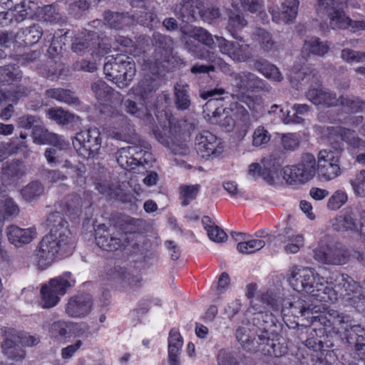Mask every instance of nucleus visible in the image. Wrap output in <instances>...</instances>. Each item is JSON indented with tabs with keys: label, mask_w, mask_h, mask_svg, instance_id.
<instances>
[{
	"label": "nucleus",
	"mask_w": 365,
	"mask_h": 365,
	"mask_svg": "<svg viewBox=\"0 0 365 365\" xmlns=\"http://www.w3.org/2000/svg\"><path fill=\"white\" fill-rule=\"evenodd\" d=\"M215 38L220 51L236 62L247 61L253 56L252 48L248 44L240 45L222 36H215Z\"/></svg>",
	"instance_id": "obj_20"
},
{
	"label": "nucleus",
	"mask_w": 365,
	"mask_h": 365,
	"mask_svg": "<svg viewBox=\"0 0 365 365\" xmlns=\"http://www.w3.org/2000/svg\"><path fill=\"white\" fill-rule=\"evenodd\" d=\"M148 73L152 76L158 74L159 79L163 78L166 72H172L175 69L183 68L186 65L185 60L177 55L172 53L168 57L157 62H147Z\"/></svg>",
	"instance_id": "obj_21"
},
{
	"label": "nucleus",
	"mask_w": 365,
	"mask_h": 365,
	"mask_svg": "<svg viewBox=\"0 0 365 365\" xmlns=\"http://www.w3.org/2000/svg\"><path fill=\"white\" fill-rule=\"evenodd\" d=\"M237 98L249 108L253 118L258 120L267 113V108L260 97L241 95Z\"/></svg>",
	"instance_id": "obj_40"
},
{
	"label": "nucleus",
	"mask_w": 365,
	"mask_h": 365,
	"mask_svg": "<svg viewBox=\"0 0 365 365\" xmlns=\"http://www.w3.org/2000/svg\"><path fill=\"white\" fill-rule=\"evenodd\" d=\"M252 38L254 41L258 43L260 49L264 52L277 50V43L273 38L272 34L264 29L257 28L253 32Z\"/></svg>",
	"instance_id": "obj_39"
},
{
	"label": "nucleus",
	"mask_w": 365,
	"mask_h": 365,
	"mask_svg": "<svg viewBox=\"0 0 365 365\" xmlns=\"http://www.w3.org/2000/svg\"><path fill=\"white\" fill-rule=\"evenodd\" d=\"M292 110L294 113L290 114V111L286 109V115H284V122L287 124H299L303 123V116L309 112L310 107L307 104L295 103L292 106Z\"/></svg>",
	"instance_id": "obj_54"
},
{
	"label": "nucleus",
	"mask_w": 365,
	"mask_h": 365,
	"mask_svg": "<svg viewBox=\"0 0 365 365\" xmlns=\"http://www.w3.org/2000/svg\"><path fill=\"white\" fill-rule=\"evenodd\" d=\"M344 281L345 292L342 293L343 303L345 306L354 307L358 312L365 313V296L362 287L349 275H341Z\"/></svg>",
	"instance_id": "obj_17"
},
{
	"label": "nucleus",
	"mask_w": 365,
	"mask_h": 365,
	"mask_svg": "<svg viewBox=\"0 0 365 365\" xmlns=\"http://www.w3.org/2000/svg\"><path fill=\"white\" fill-rule=\"evenodd\" d=\"M261 301L268 305L274 312L281 315L291 314L294 317H304L311 319V325L314 327V321L316 317L325 313V312L317 313L314 315V309L312 304L301 298H293V300H289L280 297H277L275 294L267 292L261 294ZM327 311H326L327 312Z\"/></svg>",
	"instance_id": "obj_7"
},
{
	"label": "nucleus",
	"mask_w": 365,
	"mask_h": 365,
	"mask_svg": "<svg viewBox=\"0 0 365 365\" xmlns=\"http://www.w3.org/2000/svg\"><path fill=\"white\" fill-rule=\"evenodd\" d=\"M134 97L139 101V103L130 99H126L123 101V106L125 112L140 119H149L145 103L140 101L135 96Z\"/></svg>",
	"instance_id": "obj_45"
},
{
	"label": "nucleus",
	"mask_w": 365,
	"mask_h": 365,
	"mask_svg": "<svg viewBox=\"0 0 365 365\" xmlns=\"http://www.w3.org/2000/svg\"><path fill=\"white\" fill-rule=\"evenodd\" d=\"M168 360L169 365H180L179 356L183 346V338L178 328H172L168 338Z\"/></svg>",
	"instance_id": "obj_30"
},
{
	"label": "nucleus",
	"mask_w": 365,
	"mask_h": 365,
	"mask_svg": "<svg viewBox=\"0 0 365 365\" xmlns=\"http://www.w3.org/2000/svg\"><path fill=\"white\" fill-rule=\"evenodd\" d=\"M43 308H51L56 306L60 301V295L57 294L49 285H43L41 289Z\"/></svg>",
	"instance_id": "obj_61"
},
{
	"label": "nucleus",
	"mask_w": 365,
	"mask_h": 365,
	"mask_svg": "<svg viewBox=\"0 0 365 365\" xmlns=\"http://www.w3.org/2000/svg\"><path fill=\"white\" fill-rule=\"evenodd\" d=\"M95 240L96 245L107 252L122 250L129 244L128 233L114 225H98L95 229Z\"/></svg>",
	"instance_id": "obj_10"
},
{
	"label": "nucleus",
	"mask_w": 365,
	"mask_h": 365,
	"mask_svg": "<svg viewBox=\"0 0 365 365\" xmlns=\"http://www.w3.org/2000/svg\"><path fill=\"white\" fill-rule=\"evenodd\" d=\"M341 275L346 274H336L335 281L337 284L333 287L331 282H328L323 277H320L314 269L302 268L299 269L294 266L288 277L290 286L298 292L307 294L314 300L332 304L341 299V292H345L344 287V281L341 279Z\"/></svg>",
	"instance_id": "obj_5"
},
{
	"label": "nucleus",
	"mask_w": 365,
	"mask_h": 365,
	"mask_svg": "<svg viewBox=\"0 0 365 365\" xmlns=\"http://www.w3.org/2000/svg\"><path fill=\"white\" fill-rule=\"evenodd\" d=\"M200 188L201 187L199 184L181 185L179 187V198L182 206H187L192 201L195 200L200 193Z\"/></svg>",
	"instance_id": "obj_53"
},
{
	"label": "nucleus",
	"mask_w": 365,
	"mask_h": 365,
	"mask_svg": "<svg viewBox=\"0 0 365 365\" xmlns=\"http://www.w3.org/2000/svg\"><path fill=\"white\" fill-rule=\"evenodd\" d=\"M129 274L126 273L125 269L122 268L120 266L118 267H106L104 272L101 275V281L105 284L117 286L120 284L123 286V282L128 278Z\"/></svg>",
	"instance_id": "obj_34"
},
{
	"label": "nucleus",
	"mask_w": 365,
	"mask_h": 365,
	"mask_svg": "<svg viewBox=\"0 0 365 365\" xmlns=\"http://www.w3.org/2000/svg\"><path fill=\"white\" fill-rule=\"evenodd\" d=\"M174 103L178 110H188L191 106L190 86L187 83L177 82L174 85Z\"/></svg>",
	"instance_id": "obj_35"
},
{
	"label": "nucleus",
	"mask_w": 365,
	"mask_h": 365,
	"mask_svg": "<svg viewBox=\"0 0 365 365\" xmlns=\"http://www.w3.org/2000/svg\"><path fill=\"white\" fill-rule=\"evenodd\" d=\"M152 43L155 48L153 61L152 62H157L165 59L173 52V41L168 36L159 32H154Z\"/></svg>",
	"instance_id": "obj_29"
},
{
	"label": "nucleus",
	"mask_w": 365,
	"mask_h": 365,
	"mask_svg": "<svg viewBox=\"0 0 365 365\" xmlns=\"http://www.w3.org/2000/svg\"><path fill=\"white\" fill-rule=\"evenodd\" d=\"M132 149H135V153H133V163L134 164V170L140 166L148 164L152 159V154L150 152L151 146L149 143H145L143 148L141 145H131Z\"/></svg>",
	"instance_id": "obj_51"
},
{
	"label": "nucleus",
	"mask_w": 365,
	"mask_h": 365,
	"mask_svg": "<svg viewBox=\"0 0 365 365\" xmlns=\"http://www.w3.org/2000/svg\"><path fill=\"white\" fill-rule=\"evenodd\" d=\"M336 134L342 141L347 144V148L352 155H356L360 151H365V140L359 138L355 130L344 127H339Z\"/></svg>",
	"instance_id": "obj_33"
},
{
	"label": "nucleus",
	"mask_w": 365,
	"mask_h": 365,
	"mask_svg": "<svg viewBox=\"0 0 365 365\" xmlns=\"http://www.w3.org/2000/svg\"><path fill=\"white\" fill-rule=\"evenodd\" d=\"M299 0H285L281 6L280 19L286 24L292 22L298 13Z\"/></svg>",
	"instance_id": "obj_56"
},
{
	"label": "nucleus",
	"mask_w": 365,
	"mask_h": 365,
	"mask_svg": "<svg viewBox=\"0 0 365 365\" xmlns=\"http://www.w3.org/2000/svg\"><path fill=\"white\" fill-rule=\"evenodd\" d=\"M314 253L317 261L331 265L345 264L351 256L346 246L339 242L320 245L314 250Z\"/></svg>",
	"instance_id": "obj_12"
},
{
	"label": "nucleus",
	"mask_w": 365,
	"mask_h": 365,
	"mask_svg": "<svg viewBox=\"0 0 365 365\" xmlns=\"http://www.w3.org/2000/svg\"><path fill=\"white\" fill-rule=\"evenodd\" d=\"M215 41L212 35L202 27H194L188 34L185 41V46L195 58L207 61L216 62L220 69L227 73L230 71V66L222 58L217 57L213 52L210 51L203 46L212 48Z\"/></svg>",
	"instance_id": "obj_8"
},
{
	"label": "nucleus",
	"mask_w": 365,
	"mask_h": 365,
	"mask_svg": "<svg viewBox=\"0 0 365 365\" xmlns=\"http://www.w3.org/2000/svg\"><path fill=\"white\" fill-rule=\"evenodd\" d=\"M253 66L256 71L262 73L267 78L280 82L282 75L279 68L265 59H259L254 61Z\"/></svg>",
	"instance_id": "obj_42"
},
{
	"label": "nucleus",
	"mask_w": 365,
	"mask_h": 365,
	"mask_svg": "<svg viewBox=\"0 0 365 365\" xmlns=\"http://www.w3.org/2000/svg\"><path fill=\"white\" fill-rule=\"evenodd\" d=\"M130 1L133 8L140 9V11H135L132 14L133 19L138 24L151 29L160 25L157 14L148 9V0H130Z\"/></svg>",
	"instance_id": "obj_23"
},
{
	"label": "nucleus",
	"mask_w": 365,
	"mask_h": 365,
	"mask_svg": "<svg viewBox=\"0 0 365 365\" xmlns=\"http://www.w3.org/2000/svg\"><path fill=\"white\" fill-rule=\"evenodd\" d=\"M306 96L316 106H322L327 108L339 106V98L336 93L329 89H324L321 86L319 88L311 86L307 92Z\"/></svg>",
	"instance_id": "obj_27"
},
{
	"label": "nucleus",
	"mask_w": 365,
	"mask_h": 365,
	"mask_svg": "<svg viewBox=\"0 0 365 365\" xmlns=\"http://www.w3.org/2000/svg\"><path fill=\"white\" fill-rule=\"evenodd\" d=\"M91 90L100 103H108L114 95V89L103 80H98L91 84Z\"/></svg>",
	"instance_id": "obj_46"
},
{
	"label": "nucleus",
	"mask_w": 365,
	"mask_h": 365,
	"mask_svg": "<svg viewBox=\"0 0 365 365\" xmlns=\"http://www.w3.org/2000/svg\"><path fill=\"white\" fill-rule=\"evenodd\" d=\"M42 18L44 21L51 24H59L63 21L58 6L54 4L46 5L43 7Z\"/></svg>",
	"instance_id": "obj_64"
},
{
	"label": "nucleus",
	"mask_w": 365,
	"mask_h": 365,
	"mask_svg": "<svg viewBox=\"0 0 365 365\" xmlns=\"http://www.w3.org/2000/svg\"><path fill=\"white\" fill-rule=\"evenodd\" d=\"M1 347L4 354L10 359L17 361L25 357V351L11 339H5Z\"/></svg>",
	"instance_id": "obj_57"
},
{
	"label": "nucleus",
	"mask_w": 365,
	"mask_h": 365,
	"mask_svg": "<svg viewBox=\"0 0 365 365\" xmlns=\"http://www.w3.org/2000/svg\"><path fill=\"white\" fill-rule=\"evenodd\" d=\"M68 31L58 29L54 34H46L39 24H33L31 26L21 29L16 34V41L21 46H31L39 41L44 36V46L48 47L47 52L49 56L54 58L60 53L62 45H65L63 40L66 39Z\"/></svg>",
	"instance_id": "obj_6"
},
{
	"label": "nucleus",
	"mask_w": 365,
	"mask_h": 365,
	"mask_svg": "<svg viewBox=\"0 0 365 365\" xmlns=\"http://www.w3.org/2000/svg\"><path fill=\"white\" fill-rule=\"evenodd\" d=\"M202 3L200 0H182L179 14L182 21H195L200 14Z\"/></svg>",
	"instance_id": "obj_36"
},
{
	"label": "nucleus",
	"mask_w": 365,
	"mask_h": 365,
	"mask_svg": "<svg viewBox=\"0 0 365 365\" xmlns=\"http://www.w3.org/2000/svg\"><path fill=\"white\" fill-rule=\"evenodd\" d=\"M118 120L119 122L115 121L117 125L114 126L113 133L118 139L125 140L133 134V125L125 115H121Z\"/></svg>",
	"instance_id": "obj_52"
},
{
	"label": "nucleus",
	"mask_w": 365,
	"mask_h": 365,
	"mask_svg": "<svg viewBox=\"0 0 365 365\" xmlns=\"http://www.w3.org/2000/svg\"><path fill=\"white\" fill-rule=\"evenodd\" d=\"M19 212V207L12 197L0 199V222L17 216Z\"/></svg>",
	"instance_id": "obj_47"
},
{
	"label": "nucleus",
	"mask_w": 365,
	"mask_h": 365,
	"mask_svg": "<svg viewBox=\"0 0 365 365\" xmlns=\"http://www.w3.org/2000/svg\"><path fill=\"white\" fill-rule=\"evenodd\" d=\"M161 82L158 75L152 76L146 73L131 88L130 93L145 103L149 118L153 115L156 117L158 125L153 128V133L158 142L165 147H170L175 139L172 115L165 110L170 101V94L163 91L155 96Z\"/></svg>",
	"instance_id": "obj_2"
},
{
	"label": "nucleus",
	"mask_w": 365,
	"mask_h": 365,
	"mask_svg": "<svg viewBox=\"0 0 365 365\" xmlns=\"http://www.w3.org/2000/svg\"><path fill=\"white\" fill-rule=\"evenodd\" d=\"M45 96L48 98L54 99L70 106L80 104L79 98L75 95L74 92L69 89L62 88H49L46 91Z\"/></svg>",
	"instance_id": "obj_37"
},
{
	"label": "nucleus",
	"mask_w": 365,
	"mask_h": 365,
	"mask_svg": "<svg viewBox=\"0 0 365 365\" xmlns=\"http://www.w3.org/2000/svg\"><path fill=\"white\" fill-rule=\"evenodd\" d=\"M227 14L228 16L227 30L233 38L244 42V38L241 34L242 30L247 26V21L243 13L239 9H228Z\"/></svg>",
	"instance_id": "obj_28"
},
{
	"label": "nucleus",
	"mask_w": 365,
	"mask_h": 365,
	"mask_svg": "<svg viewBox=\"0 0 365 365\" xmlns=\"http://www.w3.org/2000/svg\"><path fill=\"white\" fill-rule=\"evenodd\" d=\"M50 232L39 242L34 257L38 267L44 270L56 259L67 257L73 252L75 245L68 222L58 212H53L47 219Z\"/></svg>",
	"instance_id": "obj_3"
},
{
	"label": "nucleus",
	"mask_w": 365,
	"mask_h": 365,
	"mask_svg": "<svg viewBox=\"0 0 365 365\" xmlns=\"http://www.w3.org/2000/svg\"><path fill=\"white\" fill-rule=\"evenodd\" d=\"M202 224L207 231L209 239L215 242H222L227 240V233L217 225H215L209 216L202 218Z\"/></svg>",
	"instance_id": "obj_44"
},
{
	"label": "nucleus",
	"mask_w": 365,
	"mask_h": 365,
	"mask_svg": "<svg viewBox=\"0 0 365 365\" xmlns=\"http://www.w3.org/2000/svg\"><path fill=\"white\" fill-rule=\"evenodd\" d=\"M123 53L108 56L106 57V62L103 66L106 78L115 83L119 88L120 84L123 83V81H121L120 73H119L118 70L119 64L125 63L123 61Z\"/></svg>",
	"instance_id": "obj_31"
},
{
	"label": "nucleus",
	"mask_w": 365,
	"mask_h": 365,
	"mask_svg": "<svg viewBox=\"0 0 365 365\" xmlns=\"http://www.w3.org/2000/svg\"><path fill=\"white\" fill-rule=\"evenodd\" d=\"M104 21L110 28L121 29L127 24L128 13L113 12L106 11L103 14Z\"/></svg>",
	"instance_id": "obj_58"
},
{
	"label": "nucleus",
	"mask_w": 365,
	"mask_h": 365,
	"mask_svg": "<svg viewBox=\"0 0 365 365\" xmlns=\"http://www.w3.org/2000/svg\"><path fill=\"white\" fill-rule=\"evenodd\" d=\"M339 106L346 113H359L365 110V101L359 96L341 94L339 96Z\"/></svg>",
	"instance_id": "obj_38"
},
{
	"label": "nucleus",
	"mask_w": 365,
	"mask_h": 365,
	"mask_svg": "<svg viewBox=\"0 0 365 365\" xmlns=\"http://www.w3.org/2000/svg\"><path fill=\"white\" fill-rule=\"evenodd\" d=\"M21 73L16 65L0 66V86L20 81Z\"/></svg>",
	"instance_id": "obj_49"
},
{
	"label": "nucleus",
	"mask_w": 365,
	"mask_h": 365,
	"mask_svg": "<svg viewBox=\"0 0 365 365\" xmlns=\"http://www.w3.org/2000/svg\"><path fill=\"white\" fill-rule=\"evenodd\" d=\"M75 279L72 278V274L69 272H65L58 277L51 279L48 285L53 289V292L60 296L64 295L68 289L75 284Z\"/></svg>",
	"instance_id": "obj_43"
},
{
	"label": "nucleus",
	"mask_w": 365,
	"mask_h": 365,
	"mask_svg": "<svg viewBox=\"0 0 365 365\" xmlns=\"http://www.w3.org/2000/svg\"><path fill=\"white\" fill-rule=\"evenodd\" d=\"M251 309L253 311L252 323L262 331H268V329L276 325L277 317L282 316L280 312H274L268 305L261 301V297L252 302Z\"/></svg>",
	"instance_id": "obj_18"
},
{
	"label": "nucleus",
	"mask_w": 365,
	"mask_h": 365,
	"mask_svg": "<svg viewBox=\"0 0 365 365\" xmlns=\"http://www.w3.org/2000/svg\"><path fill=\"white\" fill-rule=\"evenodd\" d=\"M34 142L38 144H51L60 149H63L68 143L58 135L48 133L41 125H36L32 130Z\"/></svg>",
	"instance_id": "obj_32"
},
{
	"label": "nucleus",
	"mask_w": 365,
	"mask_h": 365,
	"mask_svg": "<svg viewBox=\"0 0 365 365\" xmlns=\"http://www.w3.org/2000/svg\"><path fill=\"white\" fill-rule=\"evenodd\" d=\"M291 230L284 229V235L282 236L283 239L281 241L287 243L284 247V250L287 253L295 254L299 251L300 247L304 245V239L302 235H293L289 234Z\"/></svg>",
	"instance_id": "obj_48"
},
{
	"label": "nucleus",
	"mask_w": 365,
	"mask_h": 365,
	"mask_svg": "<svg viewBox=\"0 0 365 365\" xmlns=\"http://www.w3.org/2000/svg\"><path fill=\"white\" fill-rule=\"evenodd\" d=\"M332 227L337 232H357L365 237V208L359 212V226L355 215L351 211H346L334 219Z\"/></svg>",
	"instance_id": "obj_19"
},
{
	"label": "nucleus",
	"mask_w": 365,
	"mask_h": 365,
	"mask_svg": "<svg viewBox=\"0 0 365 365\" xmlns=\"http://www.w3.org/2000/svg\"><path fill=\"white\" fill-rule=\"evenodd\" d=\"M304 48L312 54L322 56L328 53L329 45L327 41H321L318 37H312L309 40L304 41Z\"/></svg>",
	"instance_id": "obj_59"
},
{
	"label": "nucleus",
	"mask_w": 365,
	"mask_h": 365,
	"mask_svg": "<svg viewBox=\"0 0 365 365\" xmlns=\"http://www.w3.org/2000/svg\"><path fill=\"white\" fill-rule=\"evenodd\" d=\"M123 60L125 63L119 64V73H120L122 84L120 88H123L128 87L136 74L135 63L133 58L123 53Z\"/></svg>",
	"instance_id": "obj_41"
},
{
	"label": "nucleus",
	"mask_w": 365,
	"mask_h": 365,
	"mask_svg": "<svg viewBox=\"0 0 365 365\" xmlns=\"http://www.w3.org/2000/svg\"><path fill=\"white\" fill-rule=\"evenodd\" d=\"M341 155L331 150H321L317 154V169L319 178L329 181L340 175Z\"/></svg>",
	"instance_id": "obj_14"
},
{
	"label": "nucleus",
	"mask_w": 365,
	"mask_h": 365,
	"mask_svg": "<svg viewBox=\"0 0 365 365\" xmlns=\"http://www.w3.org/2000/svg\"><path fill=\"white\" fill-rule=\"evenodd\" d=\"M26 174V166L21 160L14 159L4 163L1 168L0 178L4 184H16Z\"/></svg>",
	"instance_id": "obj_24"
},
{
	"label": "nucleus",
	"mask_w": 365,
	"mask_h": 365,
	"mask_svg": "<svg viewBox=\"0 0 365 365\" xmlns=\"http://www.w3.org/2000/svg\"><path fill=\"white\" fill-rule=\"evenodd\" d=\"M48 118L62 125H66L74 120V115L61 108H51L48 110Z\"/></svg>",
	"instance_id": "obj_60"
},
{
	"label": "nucleus",
	"mask_w": 365,
	"mask_h": 365,
	"mask_svg": "<svg viewBox=\"0 0 365 365\" xmlns=\"http://www.w3.org/2000/svg\"><path fill=\"white\" fill-rule=\"evenodd\" d=\"M102 41L98 31L85 29L81 36L75 37L71 48L79 55L91 52V55L101 56L107 53L105 48H101Z\"/></svg>",
	"instance_id": "obj_15"
},
{
	"label": "nucleus",
	"mask_w": 365,
	"mask_h": 365,
	"mask_svg": "<svg viewBox=\"0 0 365 365\" xmlns=\"http://www.w3.org/2000/svg\"><path fill=\"white\" fill-rule=\"evenodd\" d=\"M36 235L37 232L34 227L21 228L16 225H11L6 228L8 240L16 247H22L31 243Z\"/></svg>",
	"instance_id": "obj_26"
},
{
	"label": "nucleus",
	"mask_w": 365,
	"mask_h": 365,
	"mask_svg": "<svg viewBox=\"0 0 365 365\" xmlns=\"http://www.w3.org/2000/svg\"><path fill=\"white\" fill-rule=\"evenodd\" d=\"M195 146L197 155L207 160L219 157L224 151L222 140L208 130L196 135Z\"/></svg>",
	"instance_id": "obj_13"
},
{
	"label": "nucleus",
	"mask_w": 365,
	"mask_h": 365,
	"mask_svg": "<svg viewBox=\"0 0 365 365\" xmlns=\"http://www.w3.org/2000/svg\"><path fill=\"white\" fill-rule=\"evenodd\" d=\"M92 307V297L88 294L83 293L70 297L65 310L71 317L81 318L91 312Z\"/></svg>",
	"instance_id": "obj_22"
},
{
	"label": "nucleus",
	"mask_w": 365,
	"mask_h": 365,
	"mask_svg": "<svg viewBox=\"0 0 365 365\" xmlns=\"http://www.w3.org/2000/svg\"><path fill=\"white\" fill-rule=\"evenodd\" d=\"M225 93L222 88L202 90L200 96L207 100L202 107V115L206 121L212 125H217L226 132L246 131L250 125V118L246 108L236 104L235 109L224 106L223 98H215Z\"/></svg>",
	"instance_id": "obj_4"
},
{
	"label": "nucleus",
	"mask_w": 365,
	"mask_h": 365,
	"mask_svg": "<svg viewBox=\"0 0 365 365\" xmlns=\"http://www.w3.org/2000/svg\"><path fill=\"white\" fill-rule=\"evenodd\" d=\"M271 140V134L263 126H257L252 134V145L254 147L265 148Z\"/></svg>",
	"instance_id": "obj_63"
},
{
	"label": "nucleus",
	"mask_w": 365,
	"mask_h": 365,
	"mask_svg": "<svg viewBox=\"0 0 365 365\" xmlns=\"http://www.w3.org/2000/svg\"><path fill=\"white\" fill-rule=\"evenodd\" d=\"M283 177L291 185L304 184L318 174L317 160L309 153H303L296 165L283 168Z\"/></svg>",
	"instance_id": "obj_9"
},
{
	"label": "nucleus",
	"mask_w": 365,
	"mask_h": 365,
	"mask_svg": "<svg viewBox=\"0 0 365 365\" xmlns=\"http://www.w3.org/2000/svg\"><path fill=\"white\" fill-rule=\"evenodd\" d=\"M135 149H132L131 145L121 148L116 153V160L118 164L123 169L133 171L134 170V164L133 163V153Z\"/></svg>",
	"instance_id": "obj_55"
},
{
	"label": "nucleus",
	"mask_w": 365,
	"mask_h": 365,
	"mask_svg": "<svg viewBox=\"0 0 365 365\" xmlns=\"http://www.w3.org/2000/svg\"><path fill=\"white\" fill-rule=\"evenodd\" d=\"M313 325L305 346L316 353L319 365H332L338 361L339 350L334 349L336 339L353 345L359 356L365 355V329L354 324L350 316L329 309L316 317Z\"/></svg>",
	"instance_id": "obj_1"
},
{
	"label": "nucleus",
	"mask_w": 365,
	"mask_h": 365,
	"mask_svg": "<svg viewBox=\"0 0 365 365\" xmlns=\"http://www.w3.org/2000/svg\"><path fill=\"white\" fill-rule=\"evenodd\" d=\"M73 148L83 158H94L101 147V133L98 128H88L77 133L72 139Z\"/></svg>",
	"instance_id": "obj_11"
},
{
	"label": "nucleus",
	"mask_w": 365,
	"mask_h": 365,
	"mask_svg": "<svg viewBox=\"0 0 365 365\" xmlns=\"http://www.w3.org/2000/svg\"><path fill=\"white\" fill-rule=\"evenodd\" d=\"M265 245L262 240L253 239L245 242H240L237 245V250L239 252L250 255L260 250Z\"/></svg>",
	"instance_id": "obj_62"
},
{
	"label": "nucleus",
	"mask_w": 365,
	"mask_h": 365,
	"mask_svg": "<svg viewBox=\"0 0 365 365\" xmlns=\"http://www.w3.org/2000/svg\"><path fill=\"white\" fill-rule=\"evenodd\" d=\"M44 186L38 180H33L21 190L23 198L27 202L38 200L44 193Z\"/></svg>",
	"instance_id": "obj_50"
},
{
	"label": "nucleus",
	"mask_w": 365,
	"mask_h": 365,
	"mask_svg": "<svg viewBox=\"0 0 365 365\" xmlns=\"http://www.w3.org/2000/svg\"><path fill=\"white\" fill-rule=\"evenodd\" d=\"M348 0H319V6L330 9L327 16L332 29L346 30L350 17L346 16L344 9L346 7Z\"/></svg>",
	"instance_id": "obj_16"
},
{
	"label": "nucleus",
	"mask_w": 365,
	"mask_h": 365,
	"mask_svg": "<svg viewBox=\"0 0 365 365\" xmlns=\"http://www.w3.org/2000/svg\"><path fill=\"white\" fill-rule=\"evenodd\" d=\"M257 350L262 354L271 357H280L287 353V347L279 342V339H271L268 331H262L258 335Z\"/></svg>",
	"instance_id": "obj_25"
}]
</instances>
